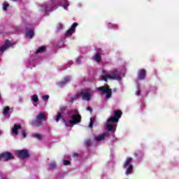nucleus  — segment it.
Returning a JSON list of instances; mask_svg holds the SVG:
<instances>
[{"label":"nucleus","instance_id":"aec40b11","mask_svg":"<svg viewBox=\"0 0 179 179\" xmlns=\"http://www.w3.org/2000/svg\"><path fill=\"white\" fill-rule=\"evenodd\" d=\"M26 37L27 38H32L33 37H34V29H27Z\"/></svg>","mask_w":179,"mask_h":179},{"label":"nucleus","instance_id":"f3484780","mask_svg":"<svg viewBox=\"0 0 179 179\" xmlns=\"http://www.w3.org/2000/svg\"><path fill=\"white\" fill-rule=\"evenodd\" d=\"M136 87H137V90L136 91V95L141 96V97H146V95L148 94V93L141 91V85L138 83H137Z\"/></svg>","mask_w":179,"mask_h":179},{"label":"nucleus","instance_id":"f8f14e48","mask_svg":"<svg viewBox=\"0 0 179 179\" xmlns=\"http://www.w3.org/2000/svg\"><path fill=\"white\" fill-rule=\"evenodd\" d=\"M15 155L20 159H27L29 157V152L27 150H16Z\"/></svg>","mask_w":179,"mask_h":179},{"label":"nucleus","instance_id":"f704fd0d","mask_svg":"<svg viewBox=\"0 0 179 179\" xmlns=\"http://www.w3.org/2000/svg\"><path fill=\"white\" fill-rule=\"evenodd\" d=\"M85 144L87 145V146H90L92 145V141H90V139L86 140Z\"/></svg>","mask_w":179,"mask_h":179},{"label":"nucleus","instance_id":"cd10ccee","mask_svg":"<svg viewBox=\"0 0 179 179\" xmlns=\"http://www.w3.org/2000/svg\"><path fill=\"white\" fill-rule=\"evenodd\" d=\"M83 59V57H78L76 59V64H77V65H80V64H82V61Z\"/></svg>","mask_w":179,"mask_h":179},{"label":"nucleus","instance_id":"72a5a7b5","mask_svg":"<svg viewBox=\"0 0 179 179\" xmlns=\"http://www.w3.org/2000/svg\"><path fill=\"white\" fill-rule=\"evenodd\" d=\"M43 100H44L45 101H47L48 100V99H50V96L49 95H43L42 96Z\"/></svg>","mask_w":179,"mask_h":179},{"label":"nucleus","instance_id":"ea45409f","mask_svg":"<svg viewBox=\"0 0 179 179\" xmlns=\"http://www.w3.org/2000/svg\"><path fill=\"white\" fill-rule=\"evenodd\" d=\"M87 110L90 111V113H92V108H90V107H87Z\"/></svg>","mask_w":179,"mask_h":179},{"label":"nucleus","instance_id":"1a4fd4ad","mask_svg":"<svg viewBox=\"0 0 179 179\" xmlns=\"http://www.w3.org/2000/svg\"><path fill=\"white\" fill-rule=\"evenodd\" d=\"M46 120L47 117L45 116V115H44V113H39V114L36 115V119L32 120L31 124L34 127H40L43 121H45Z\"/></svg>","mask_w":179,"mask_h":179},{"label":"nucleus","instance_id":"a211bd4d","mask_svg":"<svg viewBox=\"0 0 179 179\" xmlns=\"http://www.w3.org/2000/svg\"><path fill=\"white\" fill-rule=\"evenodd\" d=\"M145 76H146V70L145 69L139 70L138 74V79L139 80H143V79H145Z\"/></svg>","mask_w":179,"mask_h":179},{"label":"nucleus","instance_id":"423d86ee","mask_svg":"<svg viewBox=\"0 0 179 179\" xmlns=\"http://www.w3.org/2000/svg\"><path fill=\"white\" fill-rule=\"evenodd\" d=\"M134 159L131 157H127L123 164V169L125 171V176H130L134 173V165H132V162Z\"/></svg>","mask_w":179,"mask_h":179},{"label":"nucleus","instance_id":"f257e3e1","mask_svg":"<svg viewBox=\"0 0 179 179\" xmlns=\"http://www.w3.org/2000/svg\"><path fill=\"white\" fill-rule=\"evenodd\" d=\"M66 108L62 107L60 108V111L57 113L56 116V122H58L60 120L64 122L66 127H73L76 124H79L82 120V116L79 115V112L76 109H72L69 110L65 116Z\"/></svg>","mask_w":179,"mask_h":179},{"label":"nucleus","instance_id":"37998d69","mask_svg":"<svg viewBox=\"0 0 179 179\" xmlns=\"http://www.w3.org/2000/svg\"><path fill=\"white\" fill-rule=\"evenodd\" d=\"M0 135H2V131L0 130Z\"/></svg>","mask_w":179,"mask_h":179},{"label":"nucleus","instance_id":"c756f323","mask_svg":"<svg viewBox=\"0 0 179 179\" xmlns=\"http://www.w3.org/2000/svg\"><path fill=\"white\" fill-rule=\"evenodd\" d=\"M57 167V164L55 162H52L50 164L49 170H54Z\"/></svg>","mask_w":179,"mask_h":179},{"label":"nucleus","instance_id":"c03bdc74","mask_svg":"<svg viewBox=\"0 0 179 179\" xmlns=\"http://www.w3.org/2000/svg\"><path fill=\"white\" fill-rule=\"evenodd\" d=\"M13 1L15 2V1H17V0H13Z\"/></svg>","mask_w":179,"mask_h":179},{"label":"nucleus","instance_id":"0eeeda50","mask_svg":"<svg viewBox=\"0 0 179 179\" xmlns=\"http://www.w3.org/2000/svg\"><path fill=\"white\" fill-rule=\"evenodd\" d=\"M80 93L81 94L82 100H83L84 101H90L93 97L94 91H93V90L90 88H85L82 90Z\"/></svg>","mask_w":179,"mask_h":179},{"label":"nucleus","instance_id":"b1692460","mask_svg":"<svg viewBox=\"0 0 179 179\" xmlns=\"http://www.w3.org/2000/svg\"><path fill=\"white\" fill-rule=\"evenodd\" d=\"M134 156L136 157L137 160H142V157H143V152L142 151H137L134 153Z\"/></svg>","mask_w":179,"mask_h":179},{"label":"nucleus","instance_id":"c9c22d12","mask_svg":"<svg viewBox=\"0 0 179 179\" xmlns=\"http://www.w3.org/2000/svg\"><path fill=\"white\" fill-rule=\"evenodd\" d=\"M64 27V25L62 24H59L57 27V30H61Z\"/></svg>","mask_w":179,"mask_h":179},{"label":"nucleus","instance_id":"c85d7f7f","mask_svg":"<svg viewBox=\"0 0 179 179\" xmlns=\"http://www.w3.org/2000/svg\"><path fill=\"white\" fill-rule=\"evenodd\" d=\"M157 90V87L156 86H150L149 92H151L152 93H156V91Z\"/></svg>","mask_w":179,"mask_h":179},{"label":"nucleus","instance_id":"a878e982","mask_svg":"<svg viewBox=\"0 0 179 179\" xmlns=\"http://www.w3.org/2000/svg\"><path fill=\"white\" fill-rule=\"evenodd\" d=\"M108 28L113 29V30H118V25H117L116 24L108 23Z\"/></svg>","mask_w":179,"mask_h":179},{"label":"nucleus","instance_id":"9d476101","mask_svg":"<svg viewBox=\"0 0 179 179\" xmlns=\"http://www.w3.org/2000/svg\"><path fill=\"white\" fill-rule=\"evenodd\" d=\"M71 80H72V76H66L62 80L57 82V85L59 87H64V86H66L68 83H70Z\"/></svg>","mask_w":179,"mask_h":179},{"label":"nucleus","instance_id":"ddd939ff","mask_svg":"<svg viewBox=\"0 0 179 179\" xmlns=\"http://www.w3.org/2000/svg\"><path fill=\"white\" fill-rule=\"evenodd\" d=\"M78 25V22H74L71 27H70V29L69 30H67V31L65 34V37H71V36H72L73 34V33H75V31H76V27Z\"/></svg>","mask_w":179,"mask_h":179},{"label":"nucleus","instance_id":"473e14b6","mask_svg":"<svg viewBox=\"0 0 179 179\" xmlns=\"http://www.w3.org/2000/svg\"><path fill=\"white\" fill-rule=\"evenodd\" d=\"M93 121H94V117H91L90 118V123L89 125V128H93Z\"/></svg>","mask_w":179,"mask_h":179},{"label":"nucleus","instance_id":"4468645a","mask_svg":"<svg viewBox=\"0 0 179 179\" xmlns=\"http://www.w3.org/2000/svg\"><path fill=\"white\" fill-rule=\"evenodd\" d=\"M15 45V43H11L10 41H6L4 45L0 48V52H3L6 51L8 48H10V47H13Z\"/></svg>","mask_w":179,"mask_h":179},{"label":"nucleus","instance_id":"7ed1b4c3","mask_svg":"<svg viewBox=\"0 0 179 179\" xmlns=\"http://www.w3.org/2000/svg\"><path fill=\"white\" fill-rule=\"evenodd\" d=\"M124 76V70L120 69H113L110 71L102 70L101 75V80L107 82L108 79L113 80H121V78Z\"/></svg>","mask_w":179,"mask_h":179},{"label":"nucleus","instance_id":"412c9836","mask_svg":"<svg viewBox=\"0 0 179 179\" xmlns=\"http://www.w3.org/2000/svg\"><path fill=\"white\" fill-rule=\"evenodd\" d=\"M73 64V61L70 60L67 62L66 64H64L62 66H60V71H65L66 69H68V68H69V66H71V65Z\"/></svg>","mask_w":179,"mask_h":179},{"label":"nucleus","instance_id":"f03ea898","mask_svg":"<svg viewBox=\"0 0 179 179\" xmlns=\"http://www.w3.org/2000/svg\"><path fill=\"white\" fill-rule=\"evenodd\" d=\"M59 6H62L65 10H68L69 1L68 0H49L47 3H44L39 6V10L44 15H47L48 12L55 10Z\"/></svg>","mask_w":179,"mask_h":179},{"label":"nucleus","instance_id":"5701e85b","mask_svg":"<svg viewBox=\"0 0 179 179\" xmlns=\"http://www.w3.org/2000/svg\"><path fill=\"white\" fill-rule=\"evenodd\" d=\"M9 111H10V108H9V106L3 108V115L5 118H9V115H8L9 113Z\"/></svg>","mask_w":179,"mask_h":179},{"label":"nucleus","instance_id":"bb28decb","mask_svg":"<svg viewBox=\"0 0 179 179\" xmlns=\"http://www.w3.org/2000/svg\"><path fill=\"white\" fill-rule=\"evenodd\" d=\"M2 5H3V10L4 11L8 10V8H9V3H8V2L6 1H4Z\"/></svg>","mask_w":179,"mask_h":179},{"label":"nucleus","instance_id":"6ab92c4d","mask_svg":"<svg viewBox=\"0 0 179 179\" xmlns=\"http://www.w3.org/2000/svg\"><path fill=\"white\" fill-rule=\"evenodd\" d=\"M18 129H22V126L20 124H15L13 128L11 129V132L14 135H17L19 132L17 131Z\"/></svg>","mask_w":179,"mask_h":179},{"label":"nucleus","instance_id":"4c0bfd02","mask_svg":"<svg viewBox=\"0 0 179 179\" xmlns=\"http://www.w3.org/2000/svg\"><path fill=\"white\" fill-rule=\"evenodd\" d=\"M22 135L23 138H26V131L24 130H22Z\"/></svg>","mask_w":179,"mask_h":179},{"label":"nucleus","instance_id":"2eb2a0df","mask_svg":"<svg viewBox=\"0 0 179 179\" xmlns=\"http://www.w3.org/2000/svg\"><path fill=\"white\" fill-rule=\"evenodd\" d=\"M110 134L108 132L103 133L102 134H99L95 136L94 139L96 142H101V141H104L107 136H108Z\"/></svg>","mask_w":179,"mask_h":179},{"label":"nucleus","instance_id":"a18cd8bd","mask_svg":"<svg viewBox=\"0 0 179 179\" xmlns=\"http://www.w3.org/2000/svg\"><path fill=\"white\" fill-rule=\"evenodd\" d=\"M80 6H81V4H79L80 8Z\"/></svg>","mask_w":179,"mask_h":179},{"label":"nucleus","instance_id":"39448f33","mask_svg":"<svg viewBox=\"0 0 179 179\" xmlns=\"http://www.w3.org/2000/svg\"><path fill=\"white\" fill-rule=\"evenodd\" d=\"M47 48L45 46L39 47L36 52L31 55L30 59L27 62V68H30V69H33L34 66H36V61L34 59H38L40 58V55L43 54V52H45V50Z\"/></svg>","mask_w":179,"mask_h":179},{"label":"nucleus","instance_id":"a19ab883","mask_svg":"<svg viewBox=\"0 0 179 179\" xmlns=\"http://www.w3.org/2000/svg\"><path fill=\"white\" fill-rule=\"evenodd\" d=\"M73 156H74L75 157H78V156H79V155H78V153H74V154H73Z\"/></svg>","mask_w":179,"mask_h":179},{"label":"nucleus","instance_id":"20e7f679","mask_svg":"<svg viewBox=\"0 0 179 179\" xmlns=\"http://www.w3.org/2000/svg\"><path fill=\"white\" fill-rule=\"evenodd\" d=\"M122 115L121 110H114L113 115H111L107 120L108 124H106L107 131L115 132L117 131V125Z\"/></svg>","mask_w":179,"mask_h":179},{"label":"nucleus","instance_id":"9b49d317","mask_svg":"<svg viewBox=\"0 0 179 179\" xmlns=\"http://www.w3.org/2000/svg\"><path fill=\"white\" fill-rule=\"evenodd\" d=\"M15 157L12 153L9 152H5L1 154H0V162L3 159L4 162H8V160H12V159H14Z\"/></svg>","mask_w":179,"mask_h":179},{"label":"nucleus","instance_id":"58836bf2","mask_svg":"<svg viewBox=\"0 0 179 179\" xmlns=\"http://www.w3.org/2000/svg\"><path fill=\"white\" fill-rule=\"evenodd\" d=\"M15 31H16V32L20 31V27H16Z\"/></svg>","mask_w":179,"mask_h":179},{"label":"nucleus","instance_id":"4be33fe9","mask_svg":"<svg viewBox=\"0 0 179 179\" xmlns=\"http://www.w3.org/2000/svg\"><path fill=\"white\" fill-rule=\"evenodd\" d=\"M31 101L34 107H37V102L38 101V96L37 94L32 95L31 96Z\"/></svg>","mask_w":179,"mask_h":179},{"label":"nucleus","instance_id":"dca6fc26","mask_svg":"<svg viewBox=\"0 0 179 179\" xmlns=\"http://www.w3.org/2000/svg\"><path fill=\"white\" fill-rule=\"evenodd\" d=\"M92 60L96 64H100L101 62V52L99 51L95 55L92 56Z\"/></svg>","mask_w":179,"mask_h":179},{"label":"nucleus","instance_id":"2f4dec72","mask_svg":"<svg viewBox=\"0 0 179 179\" xmlns=\"http://www.w3.org/2000/svg\"><path fill=\"white\" fill-rule=\"evenodd\" d=\"M64 40H65V37L64 38H62L61 42L59 43V45H57L58 48H61L62 45H64Z\"/></svg>","mask_w":179,"mask_h":179},{"label":"nucleus","instance_id":"393cba45","mask_svg":"<svg viewBox=\"0 0 179 179\" xmlns=\"http://www.w3.org/2000/svg\"><path fill=\"white\" fill-rule=\"evenodd\" d=\"M79 97H82L80 92H78L76 95H74L73 96L71 97L70 98V103H73V101H75V100H78Z\"/></svg>","mask_w":179,"mask_h":179},{"label":"nucleus","instance_id":"e433bc0d","mask_svg":"<svg viewBox=\"0 0 179 179\" xmlns=\"http://www.w3.org/2000/svg\"><path fill=\"white\" fill-rule=\"evenodd\" d=\"M70 163H71V162H69V161H68V160H64V166H68V165L70 164Z\"/></svg>","mask_w":179,"mask_h":179},{"label":"nucleus","instance_id":"7c9ffc66","mask_svg":"<svg viewBox=\"0 0 179 179\" xmlns=\"http://www.w3.org/2000/svg\"><path fill=\"white\" fill-rule=\"evenodd\" d=\"M33 137L38 139V141H41V136L38 134H33Z\"/></svg>","mask_w":179,"mask_h":179},{"label":"nucleus","instance_id":"6e6552de","mask_svg":"<svg viewBox=\"0 0 179 179\" xmlns=\"http://www.w3.org/2000/svg\"><path fill=\"white\" fill-rule=\"evenodd\" d=\"M96 90H98V92H101L103 94H106V99H110L113 94V91L111 90V89H110V87L107 84H106L104 86L96 88Z\"/></svg>","mask_w":179,"mask_h":179},{"label":"nucleus","instance_id":"79ce46f5","mask_svg":"<svg viewBox=\"0 0 179 179\" xmlns=\"http://www.w3.org/2000/svg\"><path fill=\"white\" fill-rule=\"evenodd\" d=\"M141 108H145V104L142 103V104L141 105Z\"/></svg>","mask_w":179,"mask_h":179}]
</instances>
